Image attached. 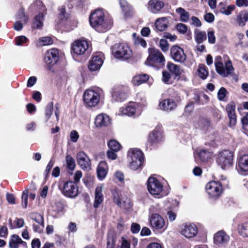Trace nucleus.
<instances>
[{"mask_svg":"<svg viewBox=\"0 0 248 248\" xmlns=\"http://www.w3.org/2000/svg\"><path fill=\"white\" fill-rule=\"evenodd\" d=\"M89 21L91 26L96 31L104 32L111 28L110 20L105 19L104 14L102 10L97 9L91 14Z\"/></svg>","mask_w":248,"mask_h":248,"instance_id":"nucleus-1","label":"nucleus"},{"mask_svg":"<svg viewBox=\"0 0 248 248\" xmlns=\"http://www.w3.org/2000/svg\"><path fill=\"white\" fill-rule=\"evenodd\" d=\"M165 63V59L162 53L157 49L151 48L149 51V56L145 64L156 69L162 68Z\"/></svg>","mask_w":248,"mask_h":248,"instance_id":"nucleus-2","label":"nucleus"},{"mask_svg":"<svg viewBox=\"0 0 248 248\" xmlns=\"http://www.w3.org/2000/svg\"><path fill=\"white\" fill-rule=\"evenodd\" d=\"M215 65L217 72L224 78L231 75L234 71V68L231 61L228 60L225 62V65H224L222 58L220 56L215 57Z\"/></svg>","mask_w":248,"mask_h":248,"instance_id":"nucleus-3","label":"nucleus"},{"mask_svg":"<svg viewBox=\"0 0 248 248\" xmlns=\"http://www.w3.org/2000/svg\"><path fill=\"white\" fill-rule=\"evenodd\" d=\"M112 51L114 57L121 60H128L132 55L130 48L124 43L115 44L113 46Z\"/></svg>","mask_w":248,"mask_h":248,"instance_id":"nucleus-4","label":"nucleus"},{"mask_svg":"<svg viewBox=\"0 0 248 248\" xmlns=\"http://www.w3.org/2000/svg\"><path fill=\"white\" fill-rule=\"evenodd\" d=\"M129 157L130 158V168L133 170L140 169L144 162L143 154L138 149H131L129 152Z\"/></svg>","mask_w":248,"mask_h":248,"instance_id":"nucleus-5","label":"nucleus"},{"mask_svg":"<svg viewBox=\"0 0 248 248\" xmlns=\"http://www.w3.org/2000/svg\"><path fill=\"white\" fill-rule=\"evenodd\" d=\"M147 188L150 193L155 197L159 198L166 195L163 190V185L156 178L150 177L148 178Z\"/></svg>","mask_w":248,"mask_h":248,"instance_id":"nucleus-6","label":"nucleus"},{"mask_svg":"<svg viewBox=\"0 0 248 248\" xmlns=\"http://www.w3.org/2000/svg\"><path fill=\"white\" fill-rule=\"evenodd\" d=\"M32 10H38L40 13L34 17L33 27L36 29H41L43 26L44 15L43 12L46 11V7L42 1L37 0L31 6Z\"/></svg>","mask_w":248,"mask_h":248,"instance_id":"nucleus-7","label":"nucleus"},{"mask_svg":"<svg viewBox=\"0 0 248 248\" xmlns=\"http://www.w3.org/2000/svg\"><path fill=\"white\" fill-rule=\"evenodd\" d=\"M232 161L233 153L230 150H224L219 154L217 162L222 169H226L232 166Z\"/></svg>","mask_w":248,"mask_h":248,"instance_id":"nucleus-8","label":"nucleus"},{"mask_svg":"<svg viewBox=\"0 0 248 248\" xmlns=\"http://www.w3.org/2000/svg\"><path fill=\"white\" fill-rule=\"evenodd\" d=\"M101 90L97 89L87 90L84 93L83 99L85 104L89 107H94L100 100Z\"/></svg>","mask_w":248,"mask_h":248,"instance_id":"nucleus-9","label":"nucleus"},{"mask_svg":"<svg viewBox=\"0 0 248 248\" xmlns=\"http://www.w3.org/2000/svg\"><path fill=\"white\" fill-rule=\"evenodd\" d=\"M148 219L149 225L154 230H166L165 220L159 214L149 215Z\"/></svg>","mask_w":248,"mask_h":248,"instance_id":"nucleus-10","label":"nucleus"},{"mask_svg":"<svg viewBox=\"0 0 248 248\" xmlns=\"http://www.w3.org/2000/svg\"><path fill=\"white\" fill-rule=\"evenodd\" d=\"M62 191L65 197L74 198L78 195V188L75 183L69 181L64 183Z\"/></svg>","mask_w":248,"mask_h":248,"instance_id":"nucleus-11","label":"nucleus"},{"mask_svg":"<svg viewBox=\"0 0 248 248\" xmlns=\"http://www.w3.org/2000/svg\"><path fill=\"white\" fill-rule=\"evenodd\" d=\"M104 56L101 52H97L93 55L89 62L88 68L90 71L99 70L103 63Z\"/></svg>","mask_w":248,"mask_h":248,"instance_id":"nucleus-12","label":"nucleus"},{"mask_svg":"<svg viewBox=\"0 0 248 248\" xmlns=\"http://www.w3.org/2000/svg\"><path fill=\"white\" fill-rule=\"evenodd\" d=\"M127 89L122 85L114 86L111 92L112 99L115 101L122 102L127 98Z\"/></svg>","mask_w":248,"mask_h":248,"instance_id":"nucleus-13","label":"nucleus"},{"mask_svg":"<svg viewBox=\"0 0 248 248\" xmlns=\"http://www.w3.org/2000/svg\"><path fill=\"white\" fill-rule=\"evenodd\" d=\"M180 232L182 235L187 238L195 237L198 232V228L192 223H186L181 225Z\"/></svg>","mask_w":248,"mask_h":248,"instance_id":"nucleus-14","label":"nucleus"},{"mask_svg":"<svg viewBox=\"0 0 248 248\" xmlns=\"http://www.w3.org/2000/svg\"><path fill=\"white\" fill-rule=\"evenodd\" d=\"M206 190L210 197H217L222 192L221 184L217 181H211L207 184Z\"/></svg>","mask_w":248,"mask_h":248,"instance_id":"nucleus-15","label":"nucleus"},{"mask_svg":"<svg viewBox=\"0 0 248 248\" xmlns=\"http://www.w3.org/2000/svg\"><path fill=\"white\" fill-rule=\"evenodd\" d=\"M59 59V52L56 48L48 50L44 56V62L49 67L55 64Z\"/></svg>","mask_w":248,"mask_h":248,"instance_id":"nucleus-16","label":"nucleus"},{"mask_svg":"<svg viewBox=\"0 0 248 248\" xmlns=\"http://www.w3.org/2000/svg\"><path fill=\"white\" fill-rule=\"evenodd\" d=\"M88 48V42L84 40H76L72 46V51L77 55H83Z\"/></svg>","mask_w":248,"mask_h":248,"instance_id":"nucleus-17","label":"nucleus"},{"mask_svg":"<svg viewBox=\"0 0 248 248\" xmlns=\"http://www.w3.org/2000/svg\"><path fill=\"white\" fill-rule=\"evenodd\" d=\"M77 160L78 164L82 170H89L91 169V160L84 152H79L77 154Z\"/></svg>","mask_w":248,"mask_h":248,"instance_id":"nucleus-18","label":"nucleus"},{"mask_svg":"<svg viewBox=\"0 0 248 248\" xmlns=\"http://www.w3.org/2000/svg\"><path fill=\"white\" fill-rule=\"evenodd\" d=\"M170 55L175 62L181 63L184 62L186 58L183 49L178 46H174L171 48Z\"/></svg>","mask_w":248,"mask_h":248,"instance_id":"nucleus-19","label":"nucleus"},{"mask_svg":"<svg viewBox=\"0 0 248 248\" xmlns=\"http://www.w3.org/2000/svg\"><path fill=\"white\" fill-rule=\"evenodd\" d=\"M238 171L242 174H248V155L244 154L240 155L238 159Z\"/></svg>","mask_w":248,"mask_h":248,"instance_id":"nucleus-20","label":"nucleus"},{"mask_svg":"<svg viewBox=\"0 0 248 248\" xmlns=\"http://www.w3.org/2000/svg\"><path fill=\"white\" fill-rule=\"evenodd\" d=\"M158 106L161 110L170 112L176 109L177 104L172 99H166L161 101Z\"/></svg>","mask_w":248,"mask_h":248,"instance_id":"nucleus-21","label":"nucleus"},{"mask_svg":"<svg viewBox=\"0 0 248 248\" xmlns=\"http://www.w3.org/2000/svg\"><path fill=\"white\" fill-rule=\"evenodd\" d=\"M226 109L228 116L230 119V125L233 126L236 123V116L235 114V104L234 102H230L226 106Z\"/></svg>","mask_w":248,"mask_h":248,"instance_id":"nucleus-22","label":"nucleus"},{"mask_svg":"<svg viewBox=\"0 0 248 248\" xmlns=\"http://www.w3.org/2000/svg\"><path fill=\"white\" fill-rule=\"evenodd\" d=\"M229 236L223 231H218L214 235V243L218 246L224 245L229 241Z\"/></svg>","mask_w":248,"mask_h":248,"instance_id":"nucleus-23","label":"nucleus"},{"mask_svg":"<svg viewBox=\"0 0 248 248\" xmlns=\"http://www.w3.org/2000/svg\"><path fill=\"white\" fill-rule=\"evenodd\" d=\"M148 9L153 13H158L164 6L162 0H150L148 2Z\"/></svg>","mask_w":248,"mask_h":248,"instance_id":"nucleus-24","label":"nucleus"},{"mask_svg":"<svg viewBox=\"0 0 248 248\" xmlns=\"http://www.w3.org/2000/svg\"><path fill=\"white\" fill-rule=\"evenodd\" d=\"M110 123L109 117L104 114L98 115L95 120V124L96 127L106 126Z\"/></svg>","mask_w":248,"mask_h":248,"instance_id":"nucleus-25","label":"nucleus"},{"mask_svg":"<svg viewBox=\"0 0 248 248\" xmlns=\"http://www.w3.org/2000/svg\"><path fill=\"white\" fill-rule=\"evenodd\" d=\"M136 109V105L134 103H131L125 107L121 108L119 110V115L131 116L135 114Z\"/></svg>","mask_w":248,"mask_h":248,"instance_id":"nucleus-26","label":"nucleus"},{"mask_svg":"<svg viewBox=\"0 0 248 248\" xmlns=\"http://www.w3.org/2000/svg\"><path fill=\"white\" fill-rule=\"evenodd\" d=\"M162 139V134L158 129H155L149 135L148 142L153 146L160 141Z\"/></svg>","mask_w":248,"mask_h":248,"instance_id":"nucleus-27","label":"nucleus"},{"mask_svg":"<svg viewBox=\"0 0 248 248\" xmlns=\"http://www.w3.org/2000/svg\"><path fill=\"white\" fill-rule=\"evenodd\" d=\"M169 23V19L167 17H163L157 18L155 22V28L158 31H164L168 28Z\"/></svg>","mask_w":248,"mask_h":248,"instance_id":"nucleus-28","label":"nucleus"},{"mask_svg":"<svg viewBox=\"0 0 248 248\" xmlns=\"http://www.w3.org/2000/svg\"><path fill=\"white\" fill-rule=\"evenodd\" d=\"M117 238V233L113 230H109L108 233L107 248H114Z\"/></svg>","mask_w":248,"mask_h":248,"instance_id":"nucleus-29","label":"nucleus"},{"mask_svg":"<svg viewBox=\"0 0 248 248\" xmlns=\"http://www.w3.org/2000/svg\"><path fill=\"white\" fill-rule=\"evenodd\" d=\"M108 166L105 161H101L97 168V176L100 180L103 179L107 173Z\"/></svg>","mask_w":248,"mask_h":248,"instance_id":"nucleus-30","label":"nucleus"},{"mask_svg":"<svg viewBox=\"0 0 248 248\" xmlns=\"http://www.w3.org/2000/svg\"><path fill=\"white\" fill-rule=\"evenodd\" d=\"M102 187L97 186L95 191V199L93 203V207L97 208L103 201V196L102 193Z\"/></svg>","mask_w":248,"mask_h":248,"instance_id":"nucleus-31","label":"nucleus"},{"mask_svg":"<svg viewBox=\"0 0 248 248\" xmlns=\"http://www.w3.org/2000/svg\"><path fill=\"white\" fill-rule=\"evenodd\" d=\"M218 8L220 13L229 16L232 14V11L234 10L235 6L234 5H230L226 7L225 3L221 2L219 3Z\"/></svg>","mask_w":248,"mask_h":248,"instance_id":"nucleus-32","label":"nucleus"},{"mask_svg":"<svg viewBox=\"0 0 248 248\" xmlns=\"http://www.w3.org/2000/svg\"><path fill=\"white\" fill-rule=\"evenodd\" d=\"M26 244V242L23 241L17 235H12L9 243V247L10 248H18L19 244Z\"/></svg>","mask_w":248,"mask_h":248,"instance_id":"nucleus-33","label":"nucleus"},{"mask_svg":"<svg viewBox=\"0 0 248 248\" xmlns=\"http://www.w3.org/2000/svg\"><path fill=\"white\" fill-rule=\"evenodd\" d=\"M167 67L170 71L175 75L176 77H179L183 71L180 68V66L176 65L171 62H168Z\"/></svg>","mask_w":248,"mask_h":248,"instance_id":"nucleus-34","label":"nucleus"},{"mask_svg":"<svg viewBox=\"0 0 248 248\" xmlns=\"http://www.w3.org/2000/svg\"><path fill=\"white\" fill-rule=\"evenodd\" d=\"M149 78V77L147 74L136 76L133 78L132 82L134 85L139 86L147 81L148 80Z\"/></svg>","mask_w":248,"mask_h":248,"instance_id":"nucleus-35","label":"nucleus"},{"mask_svg":"<svg viewBox=\"0 0 248 248\" xmlns=\"http://www.w3.org/2000/svg\"><path fill=\"white\" fill-rule=\"evenodd\" d=\"M207 38L206 32L199 30L195 31V39L198 44H201L206 40Z\"/></svg>","mask_w":248,"mask_h":248,"instance_id":"nucleus-36","label":"nucleus"},{"mask_svg":"<svg viewBox=\"0 0 248 248\" xmlns=\"http://www.w3.org/2000/svg\"><path fill=\"white\" fill-rule=\"evenodd\" d=\"M248 20V13L245 11L240 12L237 16V21L241 26L245 25Z\"/></svg>","mask_w":248,"mask_h":248,"instance_id":"nucleus-37","label":"nucleus"},{"mask_svg":"<svg viewBox=\"0 0 248 248\" xmlns=\"http://www.w3.org/2000/svg\"><path fill=\"white\" fill-rule=\"evenodd\" d=\"M197 155L202 161L205 162L211 157V153L207 150L202 149L200 151H197Z\"/></svg>","mask_w":248,"mask_h":248,"instance_id":"nucleus-38","label":"nucleus"},{"mask_svg":"<svg viewBox=\"0 0 248 248\" xmlns=\"http://www.w3.org/2000/svg\"><path fill=\"white\" fill-rule=\"evenodd\" d=\"M117 205L125 210H128L132 207L130 200L127 198H123L121 199Z\"/></svg>","mask_w":248,"mask_h":248,"instance_id":"nucleus-39","label":"nucleus"},{"mask_svg":"<svg viewBox=\"0 0 248 248\" xmlns=\"http://www.w3.org/2000/svg\"><path fill=\"white\" fill-rule=\"evenodd\" d=\"M176 12L180 15L182 21L184 22L188 21L189 18V14L184 9L181 7L179 8L176 9Z\"/></svg>","mask_w":248,"mask_h":248,"instance_id":"nucleus-40","label":"nucleus"},{"mask_svg":"<svg viewBox=\"0 0 248 248\" xmlns=\"http://www.w3.org/2000/svg\"><path fill=\"white\" fill-rule=\"evenodd\" d=\"M198 75L202 78L205 79L208 75V72L206 69V66L204 65H200L198 69Z\"/></svg>","mask_w":248,"mask_h":248,"instance_id":"nucleus-41","label":"nucleus"},{"mask_svg":"<svg viewBox=\"0 0 248 248\" xmlns=\"http://www.w3.org/2000/svg\"><path fill=\"white\" fill-rule=\"evenodd\" d=\"M238 230L240 235L244 237H248V222L239 225Z\"/></svg>","mask_w":248,"mask_h":248,"instance_id":"nucleus-42","label":"nucleus"},{"mask_svg":"<svg viewBox=\"0 0 248 248\" xmlns=\"http://www.w3.org/2000/svg\"><path fill=\"white\" fill-rule=\"evenodd\" d=\"M108 146L110 150L118 152L121 147V144L115 140H110L108 142Z\"/></svg>","mask_w":248,"mask_h":248,"instance_id":"nucleus-43","label":"nucleus"},{"mask_svg":"<svg viewBox=\"0 0 248 248\" xmlns=\"http://www.w3.org/2000/svg\"><path fill=\"white\" fill-rule=\"evenodd\" d=\"M53 110V104L52 102L49 103L46 106L45 109V117L47 122L52 114Z\"/></svg>","mask_w":248,"mask_h":248,"instance_id":"nucleus-44","label":"nucleus"},{"mask_svg":"<svg viewBox=\"0 0 248 248\" xmlns=\"http://www.w3.org/2000/svg\"><path fill=\"white\" fill-rule=\"evenodd\" d=\"M67 167L70 170H73L75 168V161L74 159L69 155H67L65 157Z\"/></svg>","mask_w":248,"mask_h":248,"instance_id":"nucleus-45","label":"nucleus"},{"mask_svg":"<svg viewBox=\"0 0 248 248\" xmlns=\"http://www.w3.org/2000/svg\"><path fill=\"white\" fill-rule=\"evenodd\" d=\"M16 17L19 19L20 21H22L24 23H26L28 21V17L25 15L24 10L23 9H20L18 11Z\"/></svg>","mask_w":248,"mask_h":248,"instance_id":"nucleus-46","label":"nucleus"},{"mask_svg":"<svg viewBox=\"0 0 248 248\" xmlns=\"http://www.w3.org/2000/svg\"><path fill=\"white\" fill-rule=\"evenodd\" d=\"M31 218L34 220L36 223L40 224L42 228H44V220L43 216L39 214H35Z\"/></svg>","mask_w":248,"mask_h":248,"instance_id":"nucleus-47","label":"nucleus"},{"mask_svg":"<svg viewBox=\"0 0 248 248\" xmlns=\"http://www.w3.org/2000/svg\"><path fill=\"white\" fill-rule=\"evenodd\" d=\"M28 189L24 190L22 194V206L23 208H26L28 205Z\"/></svg>","mask_w":248,"mask_h":248,"instance_id":"nucleus-48","label":"nucleus"},{"mask_svg":"<svg viewBox=\"0 0 248 248\" xmlns=\"http://www.w3.org/2000/svg\"><path fill=\"white\" fill-rule=\"evenodd\" d=\"M171 78V75L169 72L167 71H163L162 72V81L166 83L169 84L170 83V80Z\"/></svg>","mask_w":248,"mask_h":248,"instance_id":"nucleus-49","label":"nucleus"},{"mask_svg":"<svg viewBox=\"0 0 248 248\" xmlns=\"http://www.w3.org/2000/svg\"><path fill=\"white\" fill-rule=\"evenodd\" d=\"M68 17V14L65 11L64 6H62L59 9V17L62 20L66 19Z\"/></svg>","mask_w":248,"mask_h":248,"instance_id":"nucleus-50","label":"nucleus"},{"mask_svg":"<svg viewBox=\"0 0 248 248\" xmlns=\"http://www.w3.org/2000/svg\"><path fill=\"white\" fill-rule=\"evenodd\" d=\"M159 46L163 52H166L169 49V44L166 39H161L160 40Z\"/></svg>","mask_w":248,"mask_h":248,"instance_id":"nucleus-51","label":"nucleus"},{"mask_svg":"<svg viewBox=\"0 0 248 248\" xmlns=\"http://www.w3.org/2000/svg\"><path fill=\"white\" fill-rule=\"evenodd\" d=\"M119 3L121 8L124 12L126 13L130 10V5L125 0H120Z\"/></svg>","mask_w":248,"mask_h":248,"instance_id":"nucleus-52","label":"nucleus"},{"mask_svg":"<svg viewBox=\"0 0 248 248\" xmlns=\"http://www.w3.org/2000/svg\"><path fill=\"white\" fill-rule=\"evenodd\" d=\"M177 30L181 33H185L186 32L187 28V26L182 23H178L176 26Z\"/></svg>","mask_w":248,"mask_h":248,"instance_id":"nucleus-53","label":"nucleus"},{"mask_svg":"<svg viewBox=\"0 0 248 248\" xmlns=\"http://www.w3.org/2000/svg\"><path fill=\"white\" fill-rule=\"evenodd\" d=\"M27 41V38L24 36L17 37L15 39L16 44L17 46H21Z\"/></svg>","mask_w":248,"mask_h":248,"instance_id":"nucleus-54","label":"nucleus"},{"mask_svg":"<svg viewBox=\"0 0 248 248\" xmlns=\"http://www.w3.org/2000/svg\"><path fill=\"white\" fill-rule=\"evenodd\" d=\"M208 41L210 44H215L216 42V37L214 34V31H209L207 32Z\"/></svg>","mask_w":248,"mask_h":248,"instance_id":"nucleus-55","label":"nucleus"},{"mask_svg":"<svg viewBox=\"0 0 248 248\" xmlns=\"http://www.w3.org/2000/svg\"><path fill=\"white\" fill-rule=\"evenodd\" d=\"M40 41L42 43L43 46L51 45L53 43V40L50 37H44L40 39Z\"/></svg>","mask_w":248,"mask_h":248,"instance_id":"nucleus-56","label":"nucleus"},{"mask_svg":"<svg viewBox=\"0 0 248 248\" xmlns=\"http://www.w3.org/2000/svg\"><path fill=\"white\" fill-rule=\"evenodd\" d=\"M70 137L71 140L73 142H76L78 138L79 135L76 130H72L70 132Z\"/></svg>","mask_w":248,"mask_h":248,"instance_id":"nucleus-57","label":"nucleus"},{"mask_svg":"<svg viewBox=\"0 0 248 248\" xmlns=\"http://www.w3.org/2000/svg\"><path fill=\"white\" fill-rule=\"evenodd\" d=\"M227 90L224 88H221L217 93V97L219 100H223L226 96Z\"/></svg>","mask_w":248,"mask_h":248,"instance_id":"nucleus-58","label":"nucleus"},{"mask_svg":"<svg viewBox=\"0 0 248 248\" xmlns=\"http://www.w3.org/2000/svg\"><path fill=\"white\" fill-rule=\"evenodd\" d=\"M135 43L137 45H140L145 47L147 46V43L144 39L140 37L137 38L135 40Z\"/></svg>","mask_w":248,"mask_h":248,"instance_id":"nucleus-59","label":"nucleus"},{"mask_svg":"<svg viewBox=\"0 0 248 248\" xmlns=\"http://www.w3.org/2000/svg\"><path fill=\"white\" fill-rule=\"evenodd\" d=\"M82 174L81 171L80 170L77 171L74 176L73 179H74V182H73L76 184L79 181V180H80V178L82 177Z\"/></svg>","mask_w":248,"mask_h":248,"instance_id":"nucleus-60","label":"nucleus"},{"mask_svg":"<svg viewBox=\"0 0 248 248\" xmlns=\"http://www.w3.org/2000/svg\"><path fill=\"white\" fill-rule=\"evenodd\" d=\"M140 229V226L139 224L133 223L131 227V231L134 233H138Z\"/></svg>","mask_w":248,"mask_h":248,"instance_id":"nucleus-61","label":"nucleus"},{"mask_svg":"<svg viewBox=\"0 0 248 248\" xmlns=\"http://www.w3.org/2000/svg\"><path fill=\"white\" fill-rule=\"evenodd\" d=\"M194 108V103L192 102L189 103L185 108V112L186 113H191Z\"/></svg>","mask_w":248,"mask_h":248,"instance_id":"nucleus-62","label":"nucleus"},{"mask_svg":"<svg viewBox=\"0 0 248 248\" xmlns=\"http://www.w3.org/2000/svg\"><path fill=\"white\" fill-rule=\"evenodd\" d=\"M204 18L205 20L208 23L213 22L215 19V16L212 13L206 14L204 16Z\"/></svg>","mask_w":248,"mask_h":248,"instance_id":"nucleus-63","label":"nucleus"},{"mask_svg":"<svg viewBox=\"0 0 248 248\" xmlns=\"http://www.w3.org/2000/svg\"><path fill=\"white\" fill-rule=\"evenodd\" d=\"M117 248H130V244L124 237H122V244Z\"/></svg>","mask_w":248,"mask_h":248,"instance_id":"nucleus-64","label":"nucleus"}]
</instances>
